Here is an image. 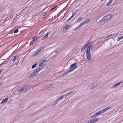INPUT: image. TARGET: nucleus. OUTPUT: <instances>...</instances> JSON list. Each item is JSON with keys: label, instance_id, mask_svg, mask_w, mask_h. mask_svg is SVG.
Wrapping results in <instances>:
<instances>
[{"label": "nucleus", "instance_id": "1", "mask_svg": "<svg viewBox=\"0 0 123 123\" xmlns=\"http://www.w3.org/2000/svg\"><path fill=\"white\" fill-rule=\"evenodd\" d=\"M42 69V68L40 67L37 69L36 70L32 72L31 74L29 76V78H31L37 75V73L39 72Z\"/></svg>", "mask_w": 123, "mask_h": 123}, {"label": "nucleus", "instance_id": "2", "mask_svg": "<svg viewBox=\"0 0 123 123\" xmlns=\"http://www.w3.org/2000/svg\"><path fill=\"white\" fill-rule=\"evenodd\" d=\"M77 64V63L75 62L71 65L70 68H71L69 70V71L71 72L77 68V67L76 66Z\"/></svg>", "mask_w": 123, "mask_h": 123}, {"label": "nucleus", "instance_id": "3", "mask_svg": "<svg viewBox=\"0 0 123 123\" xmlns=\"http://www.w3.org/2000/svg\"><path fill=\"white\" fill-rule=\"evenodd\" d=\"M86 55L87 60L89 61L91 59V56L90 51H86Z\"/></svg>", "mask_w": 123, "mask_h": 123}, {"label": "nucleus", "instance_id": "4", "mask_svg": "<svg viewBox=\"0 0 123 123\" xmlns=\"http://www.w3.org/2000/svg\"><path fill=\"white\" fill-rule=\"evenodd\" d=\"M43 49V47H42V48L41 47L39 48L38 49V50L36 51L33 55V56H36V55H38L40 52V51L41 50V49Z\"/></svg>", "mask_w": 123, "mask_h": 123}, {"label": "nucleus", "instance_id": "5", "mask_svg": "<svg viewBox=\"0 0 123 123\" xmlns=\"http://www.w3.org/2000/svg\"><path fill=\"white\" fill-rule=\"evenodd\" d=\"M27 89V87L26 86H25L21 88L18 91V93H20L22 92H24V90H26Z\"/></svg>", "mask_w": 123, "mask_h": 123}, {"label": "nucleus", "instance_id": "6", "mask_svg": "<svg viewBox=\"0 0 123 123\" xmlns=\"http://www.w3.org/2000/svg\"><path fill=\"white\" fill-rule=\"evenodd\" d=\"M111 108V107L109 106L100 111L101 114L106 111L107 110H109Z\"/></svg>", "mask_w": 123, "mask_h": 123}, {"label": "nucleus", "instance_id": "7", "mask_svg": "<svg viewBox=\"0 0 123 123\" xmlns=\"http://www.w3.org/2000/svg\"><path fill=\"white\" fill-rule=\"evenodd\" d=\"M72 16H71V17L69 18L67 20L66 22H68L73 17L75 16L76 15V12L75 11V12H74L73 13L72 12Z\"/></svg>", "mask_w": 123, "mask_h": 123}, {"label": "nucleus", "instance_id": "8", "mask_svg": "<svg viewBox=\"0 0 123 123\" xmlns=\"http://www.w3.org/2000/svg\"><path fill=\"white\" fill-rule=\"evenodd\" d=\"M123 83V81H121L120 82H118L117 83H116L114 85H113L111 87V88H114L116 87L120 84H122Z\"/></svg>", "mask_w": 123, "mask_h": 123}, {"label": "nucleus", "instance_id": "9", "mask_svg": "<svg viewBox=\"0 0 123 123\" xmlns=\"http://www.w3.org/2000/svg\"><path fill=\"white\" fill-rule=\"evenodd\" d=\"M90 19H87L86 20L84 21L82 23H81V24H83V25L84 24H86L88 23V22L90 21Z\"/></svg>", "mask_w": 123, "mask_h": 123}, {"label": "nucleus", "instance_id": "10", "mask_svg": "<svg viewBox=\"0 0 123 123\" xmlns=\"http://www.w3.org/2000/svg\"><path fill=\"white\" fill-rule=\"evenodd\" d=\"M51 32L50 31L48 32L46 34V35L43 37V39H46L48 37L49 35L51 33Z\"/></svg>", "mask_w": 123, "mask_h": 123}, {"label": "nucleus", "instance_id": "11", "mask_svg": "<svg viewBox=\"0 0 123 123\" xmlns=\"http://www.w3.org/2000/svg\"><path fill=\"white\" fill-rule=\"evenodd\" d=\"M93 47L92 45H89L87 48L86 51H90V49H92V48Z\"/></svg>", "mask_w": 123, "mask_h": 123}, {"label": "nucleus", "instance_id": "12", "mask_svg": "<svg viewBox=\"0 0 123 123\" xmlns=\"http://www.w3.org/2000/svg\"><path fill=\"white\" fill-rule=\"evenodd\" d=\"M98 85V83H95L93 85H92V86H91L90 89H93L95 87H96Z\"/></svg>", "mask_w": 123, "mask_h": 123}, {"label": "nucleus", "instance_id": "13", "mask_svg": "<svg viewBox=\"0 0 123 123\" xmlns=\"http://www.w3.org/2000/svg\"><path fill=\"white\" fill-rule=\"evenodd\" d=\"M70 72H71L70 71H69V70L68 71H67L66 72H65L64 73H63L61 75V77H62L64 76H65L67 74H68V73Z\"/></svg>", "mask_w": 123, "mask_h": 123}, {"label": "nucleus", "instance_id": "14", "mask_svg": "<svg viewBox=\"0 0 123 123\" xmlns=\"http://www.w3.org/2000/svg\"><path fill=\"white\" fill-rule=\"evenodd\" d=\"M8 98H6L3 99L2 101V102L1 103V104H2V103H6V102L8 100Z\"/></svg>", "mask_w": 123, "mask_h": 123}, {"label": "nucleus", "instance_id": "15", "mask_svg": "<svg viewBox=\"0 0 123 123\" xmlns=\"http://www.w3.org/2000/svg\"><path fill=\"white\" fill-rule=\"evenodd\" d=\"M70 26V25L69 24L65 26L63 28V29L65 30H67Z\"/></svg>", "mask_w": 123, "mask_h": 123}, {"label": "nucleus", "instance_id": "16", "mask_svg": "<svg viewBox=\"0 0 123 123\" xmlns=\"http://www.w3.org/2000/svg\"><path fill=\"white\" fill-rule=\"evenodd\" d=\"M45 60H43L42 61L41 63H40L39 64V66H40L42 65H43L44 64V62L46 61Z\"/></svg>", "mask_w": 123, "mask_h": 123}, {"label": "nucleus", "instance_id": "17", "mask_svg": "<svg viewBox=\"0 0 123 123\" xmlns=\"http://www.w3.org/2000/svg\"><path fill=\"white\" fill-rule=\"evenodd\" d=\"M73 92V91L72 92V91H71L69 92H67L66 94V97H67V96H68L70 94L72 93Z\"/></svg>", "mask_w": 123, "mask_h": 123}, {"label": "nucleus", "instance_id": "18", "mask_svg": "<svg viewBox=\"0 0 123 123\" xmlns=\"http://www.w3.org/2000/svg\"><path fill=\"white\" fill-rule=\"evenodd\" d=\"M18 56H15L14 58H13V59L12 60V62H13L14 61L16 60V58H18Z\"/></svg>", "mask_w": 123, "mask_h": 123}, {"label": "nucleus", "instance_id": "19", "mask_svg": "<svg viewBox=\"0 0 123 123\" xmlns=\"http://www.w3.org/2000/svg\"><path fill=\"white\" fill-rule=\"evenodd\" d=\"M107 15L105 16L102 19V20H103L104 21H105L106 20H107Z\"/></svg>", "mask_w": 123, "mask_h": 123}, {"label": "nucleus", "instance_id": "20", "mask_svg": "<svg viewBox=\"0 0 123 123\" xmlns=\"http://www.w3.org/2000/svg\"><path fill=\"white\" fill-rule=\"evenodd\" d=\"M83 25V24H82L80 23V25L78 26L76 28V29H79L80 27Z\"/></svg>", "mask_w": 123, "mask_h": 123}, {"label": "nucleus", "instance_id": "21", "mask_svg": "<svg viewBox=\"0 0 123 123\" xmlns=\"http://www.w3.org/2000/svg\"><path fill=\"white\" fill-rule=\"evenodd\" d=\"M98 116V115L96 113H95L94 115H93V116H92L91 117L92 118H93L95 117H97Z\"/></svg>", "mask_w": 123, "mask_h": 123}, {"label": "nucleus", "instance_id": "22", "mask_svg": "<svg viewBox=\"0 0 123 123\" xmlns=\"http://www.w3.org/2000/svg\"><path fill=\"white\" fill-rule=\"evenodd\" d=\"M57 7V6L55 5L54 6H53L50 10V11H51V10H53L54 9H55Z\"/></svg>", "mask_w": 123, "mask_h": 123}, {"label": "nucleus", "instance_id": "23", "mask_svg": "<svg viewBox=\"0 0 123 123\" xmlns=\"http://www.w3.org/2000/svg\"><path fill=\"white\" fill-rule=\"evenodd\" d=\"M93 119L87 122L86 123H94Z\"/></svg>", "mask_w": 123, "mask_h": 123}, {"label": "nucleus", "instance_id": "24", "mask_svg": "<svg viewBox=\"0 0 123 123\" xmlns=\"http://www.w3.org/2000/svg\"><path fill=\"white\" fill-rule=\"evenodd\" d=\"M37 63H35L34 64V65H33L32 66V68H34L35 67H36L37 65Z\"/></svg>", "mask_w": 123, "mask_h": 123}, {"label": "nucleus", "instance_id": "25", "mask_svg": "<svg viewBox=\"0 0 123 123\" xmlns=\"http://www.w3.org/2000/svg\"><path fill=\"white\" fill-rule=\"evenodd\" d=\"M107 17L109 16H110L108 18V20H110V19H111V18H112V17L113 16V15H112L111 14L107 15Z\"/></svg>", "mask_w": 123, "mask_h": 123}, {"label": "nucleus", "instance_id": "26", "mask_svg": "<svg viewBox=\"0 0 123 123\" xmlns=\"http://www.w3.org/2000/svg\"><path fill=\"white\" fill-rule=\"evenodd\" d=\"M115 34H111L110 36H108L107 37V38H108L109 37H110V38H111L113 37L114 35Z\"/></svg>", "mask_w": 123, "mask_h": 123}, {"label": "nucleus", "instance_id": "27", "mask_svg": "<svg viewBox=\"0 0 123 123\" xmlns=\"http://www.w3.org/2000/svg\"><path fill=\"white\" fill-rule=\"evenodd\" d=\"M98 119V118H96L94 119H93V121L94 122V123L97 122Z\"/></svg>", "mask_w": 123, "mask_h": 123}, {"label": "nucleus", "instance_id": "28", "mask_svg": "<svg viewBox=\"0 0 123 123\" xmlns=\"http://www.w3.org/2000/svg\"><path fill=\"white\" fill-rule=\"evenodd\" d=\"M66 94H65V95H64L63 96H61V99H62L63 98H65L67 97H66Z\"/></svg>", "mask_w": 123, "mask_h": 123}, {"label": "nucleus", "instance_id": "29", "mask_svg": "<svg viewBox=\"0 0 123 123\" xmlns=\"http://www.w3.org/2000/svg\"><path fill=\"white\" fill-rule=\"evenodd\" d=\"M37 37H35L33 38L32 41L33 42H35L37 41Z\"/></svg>", "mask_w": 123, "mask_h": 123}, {"label": "nucleus", "instance_id": "30", "mask_svg": "<svg viewBox=\"0 0 123 123\" xmlns=\"http://www.w3.org/2000/svg\"><path fill=\"white\" fill-rule=\"evenodd\" d=\"M123 38V36H121L120 37H119L117 39V40L118 41H119L120 39Z\"/></svg>", "mask_w": 123, "mask_h": 123}, {"label": "nucleus", "instance_id": "31", "mask_svg": "<svg viewBox=\"0 0 123 123\" xmlns=\"http://www.w3.org/2000/svg\"><path fill=\"white\" fill-rule=\"evenodd\" d=\"M111 2L110 1L107 3V6H109L111 3Z\"/></svg>", "mask_w": 123, "mask_h": 123}, {"label": "nucleus", "instance_id": "32", "mask_svg": "<svg viewBox=\"0 0 123 123\" xmlns=\"http://www.w3.org/2000/svg\"><path fill=\"white\" fill-rule=\"evenodd\" d=\"M58 102L56 100L55 102L52 105V107H53L54 106H55V105H56V104Z\"/></svg>", "mask_w": 123, "mask_h": 123}, {"label": "nucleus", "instance_id": "33", "mask_svg": "<svg viewBox=\"0 0 123 123\" xmlns=\"http://www.w3.org/2000/svg\"><path fill=\"white\" fill-rule=\"evenodd\" d=\"M47 14V12H44V13L43 14V18H44L45 17V16Z\"/></svg>", "mask_w": 123, "mask_h": 123}, {"label": "nucleus", "instance_id": "34", "mask_svg": "<svg viewBox=\"0 0 123 123\" xmlns=\"http://www.w3.org/2000/svg\"><path fill=\"white\" fill-rule=\"evenodd\" d=\"M82 19V18L81 17H80L77 21V22H80L81 21V20Z\"/></svg>", "mask_w": 123, "mask_h": 123}, {"label": "nucleus", "instance_id": "35", "mask_svg": "<svg viewBox=\"0 0 123 123\" xmlns=\"http://www.w3.org/2000/svg\"><path fill=\"white\" fill-rule=\"evenodd\" d=\"M18 31V29H17L14 32V33H17Z\"/></svg>", "mask_w": 123, "mask_h": 123}, {"label": "nucleus", "instance_id": "36", "mask_svg": "<svg viewBox=\"0 0 123 123\" xmlns=\"http://www.w3.org/2000/svg\"><path fill=\"white\" fill-rule=\"evenodd\" d=\"M91 43L90 42H88L87 43V44L86 45V46L85 47H86L88 45L90 44Z\"/></svg>", "mask_w": 123, "mask_h": 123}, {"label": "nucleus", "instance_id": "37", "mask_svg": "<svg viewBox=\"0 0 123 123\" xmlns=\"http://www.w3.org/2000/svg\"><path fill=\"white\" fill-rule=\"evenodd\" d=\"M86 46V45H85L83 47L82 49V50H85V48H86V47H85Z\"/></svg>", "mask_w": 123, "mask_h": 123}, {"label": "nucleus", "instance_id": "38", "mask_svg": "<svg viewBox=\"0 0 123 123\" xmlns=\"http://www.w3.org/2000/svg\"><path fill=\"white\" fill-rule=\"evenodd\" d=\"M58 49H56L55 50L54 52L55 53H56L58 52Z\"/></svg>", "mask_w": 123, "mask_h": 123}, {"label": "nucleus", "instance_id": "39", "mask_svg": "<svg viewBox=\"0 0 123 123\" xmlns=\"http://www.w3.org/2000/svg\"><path fill=\"white\" fill-rule=\"evenodd\" d=\"M33 41L32 40L31 42H30V44L29 45H31L33 44Z\"/></svg>", "mask_w": 123, "mask_h": 123}, {"label": "nucleus", "instance_id": "40", "mask_svg": "<svg viewBox=\"0 0 123 123\" xmlns=\"http://www.w3.org/2000/svg\"><path fill=\"white\" fill-rule=\"evenodd\" d=\"M61 99H61V98H59L56 100L58 102L59 100H61Z\"/></svg>", "mask_w": 123, "mask_h": 123}, {"label": "nucleus", "instance_id": "41", "mask_svg": "<svg viewBox=\"0 0 123 123\" xmlns=\"http://www.w3.org/2000/svg\"><path fill=\"white\" fill-rule=\"evenodd\" d=\"M98 115L101 114L100 112L99 111H98V112H97L96 113Z\"/></svg>", "mask_w": 123, "mask_h": 123}, {"label": "nucleus", "instance_id": "42", "mask_svg": "<svg viewBox=\"0 0 123 123\" xmlns=\"http://www.w3.org/2000/svg\"><path fill=\"white\" fill-rule=\"evenodd\" d=\"M103 21V20H102V19L101 20L99 21V23H101L103 22V21Z\"/></svg>", "mask_w": 123, "mask_h": 123}, {"label": "nucleus", "instance_id": "43", "mask_svg": "<svg viewBox=\"0 0 123 123\" xmlns=\"http://www.w3.org/2000/svg\"><path fill=\"white\" fill-rule=\"evenodd\" d=\"M113 0H110V1L112 2L113 1Z\"/></svg>", "mask_w": 123, "mask_h": 123}, {"label": "nucleus", "instance_id": "44", "mask_svg": "<svg viewBox=\"0 0 123 123\" xmlns=\"http://www.w3.org/2000/svg\"><path fill=\"white\" fill-rule=\"evenodd\" d=\"M53 84H53V83H52L51 84H50V86H52V85H53Z\"/></svg>", "mask_w": 123, "mask_h": 123}, {"label": "nucleus", "instance_id": "45", "mask_svg": "<svg viewBox=\"0 0 123 123\" xmlns=\"http://www.w3.org/2000/svg\"><path fill=\"white\" fill-rule=\"evenodd\" d=\"M104 0H101L102 1H103Z\"/></svg>", "mask_w": 123, "mask_h": 123}]
</instances>
